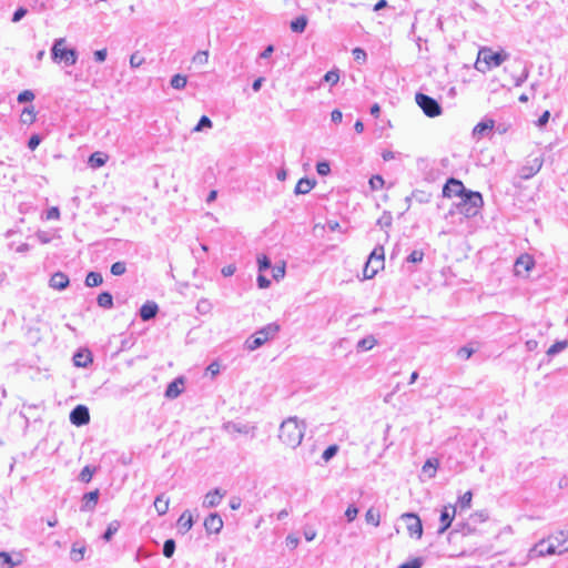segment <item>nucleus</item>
Wrapping results in <instances>:
<instances>
[{
    "label": "nucleus",
    "instance_id": "33",
    "mask_svg": "<svg viewBox=\"0 0 568 568\" xmlns=\"http://www.w3.org/2000/svg\"><path fill=\"white\" fill-rule=\"evenodd\" d=\"M20 120L23 124H32L36 121V111L33 106H27L23 109Z\"/></svg>",
    "mask_w": 568,
    "mask_h": 568
},
{
    "label": "nucleus",
    "instance_id": "12",
    "mask_svg": "<svg viewBox=\"0 0 568 568\" xmlns=\"http://www.w3.org/2000/svg\"><path fill=\"white\" fill-rule=\"evenodd\" d=\"M456 516V506L447 505L444 506L440 511V527L438 528V534H444L452 525L454 518Z\"/></svg>",
    "mask_w": 568,
    "mask_h": 568
},
{
    "label": "nucleus",
    "instance_id": "41",
    "mask_svg": "<svg viewBox=\"0 0 568 568\" xmlns=\"http://www.w3.org/2000/svg\"><path fill=\"white\" fill-rule=\"evenodd\" d=\"M84 552H85V548L84 547H77V545L74 544L71 548V551H70V558L78 562L80 560L83 559L84 557Z\"/></svg>",
    "mask_w": 568,
    "mask_h": 568
},
{
    "label": "nucleus",
    "instance_id": "25",
    "mask_svg": "<svg viewBox=\"0 0 568 568\" xmlns=\"http://www.w3.org/2000/svg\"><path fill=\"white\" fill-rule=\"evenodd\" d=\"M439 466V462L436 458H429L423 465L422 471L428 478H434Z\"/></svg>",
    "mask_w": 568,
    "mask_h": 568
},
{
    "label": "nucleus",
    "instance_id": "9",
    "mask_svg": "<svg viewBox=\"0 0 568 568\" xmlns=\"http://www.w3.org/2000/svg\"><path fill=\"white\" fill-rule=\"evenodd\" d=\"M558 544H555L552 539H542L537 542L528 552V558L534 559L537 557H544L549 555L558 554Z\"/></svg>",
    "mask_w": 568,
    "mask_h": 568
},
{
    "label": "nucleus",
    "instance_id": "20",
    "mask_svg": "<svg viewBox=\"0 0 568 568\" xmlns=\"http://www.w3.org/2000/svg\"><path fill=\"white\" fill-rule=\"evenodd\" d=\"M183 384L184 382L182 378H175L168 385L165 396L168 398H176L183 390Z\"/></svg>",
    "mask_w": 568,
    "mask_h": 568
},
{
    "label": "nucleus",
    "instance_id": "35",
    "mask_svg": "<svg viewBox=\"0 0 568 568\" xmlns=\"http://www.w3.org/2000/svg\"><path fill=\"white\" fill-rule=\"evenodd\" d=\"M495 125L494 120H486L479 122L473 130L474 135H483L485 131L491 130Z\"/></svg>",
    "mask_w": 568,
    "mask_h": 568
},
{
    "label": "nucleus",
    "instance_id": "53",
    "mask_svg": "<svg viewBox=\"0 0 568 568\" xmlns=\"http://www.w3.org/2000/svg\"><path fill=\"white\" fill-rule=\"evenodd\" d=\"M33 99H34V93L30 90H24V91L20 92L18 95V102H20V103L30 102Z\"/></svg>",
    "mask_w": 568,
    "mask_h": 568
},
{
    "label": "nucleus",
    "instance_id": "54",
    "mask_svg": "<svg viewBox=\"0 0 568 568\" xmlns=\"http://www.w3.org/2000/svg\"><path fill=\"white\" fill-rule=\"evenodd\" d=\"M423 559L414 558L407 562L402 564L398 568H422Z\"/></svg>",
    "mask_w": 568,
    "mask_h": 568
},
{
    "label": "nucleus",
    "instance_id": "58",
    "mask_svg": "<svg viewBox=\"0 0 568 568\" xmlns=\"http://www.w3.org/2000/svg\"><path fill=\"white\" fill-rule=\"evenodd\" d=\"M27 9L22 7L17 9L12 16V22H19L27 14Z\"/></svg>",
    "mask_w": 568,
    "mask_h": 568
},
{
    "label": "nucleus",
    "instance_id": "52",
    "mask_svg": "<svg viewBox=\"0 0 568 568\" xmlns=\"http://www.w3.org/2000/svg\"><path fill=\"white\" fill-rule=\"evenodd\" d=\"M384 179L381 175H373L369 179V185L372 190H379L384 185Z\"/></svg>",
    "mask_w": 568,
    "mask_h": 568
},
{
    "label": "nucleus",
    "instance_id": "46",
    "mask_svg": "<svg viewBox=\"0 0 568 568\" xmlns=\"http://www.w3.org/2000/svg\"><path fill=\"white\" fill-rule=\"evenodd\" d=\"M324 81L331 85H335L339 81V73L337 70H331L324 75Z\"/></svg>",
    "mask_w": 568,
    "mask_h": 568
},
{
    "label": "nucleus",
    "instance_id": "7",
    "mask_svg": "<svg viewBox=\"0 0 568 568\" xmlns=\"http://www.w3.org/2000/svg\"><path fill=\"white\" fill-rule=\"evenodd\" d=\"M415 101L427 116L435 118L442 114V106L432 97L424 93H417L415 95Z\"/></svg>",
    "mask_w": 568,
    "mask_h": 568
},
{
    "label": "nucleus",
    "instance_id": "64",
    "mask_svg": "<svg viewBox=\"0 0 568 568\" xmlns=\"http://www.w3.org/2000/svg\"><path fill=\"white\" fill-rule=\"evenodd\" d=\"M331 119L334 123H339L343 120V113L338 109H335L331 113Z\"/></svg>",
    "mask_w": 568,
    "mask_h": 568
},
{
    "label": "nucleus",
    "instance_id": "50",
    "mask_svg": "<svg viewBox=\"0 0 568 568\" xmlns=\"http://www.w3.org/2000/svg\"><path fill=\"white\" fill-rule=\"evenodd\" d=\"M273 272V278L275 281H280L285 276V263H282L280 265H275L272 270Z\"/></svg>",
    "mask_w": 568,
    "mask_h": 568
},
{
    "label": "nucleus",
    "instance_id": "23",
    "mask_svg": "<svg viewBox=\"0 0 568 568\" xmlns=\"http://www.w3.org/2000/svg\"><path fill=\"white\" fill-rule=\"evenodd\" d=\"M315 186V181L310 179H301L295 185L294 193L298 194H307Z\"/></svg>",
    "mask_w": 568,
    "mask_h": 568
},
{
    "label": "nucleus",
    "instance_id": "36",
    "mask_svg": "<svg viewBox=\"0 0 568 568\" xmlns=\"http://www.w3.org/2000/svg\"><path fill=\"white\" fill-rule=\"evenodd\" d=\"M192 62L199 67L206 65L209 62V51L207 50L197 51L193 55Z\"/></svg>",
    "mask_w": 568,
    "mask_h": 568
},
{
    "label": "nucleus",
    "instance_id": "44",
    "mask_svg": "<svg viewBox=\"0 0 568 568\" xmlns=\"http://www.w3.org/2000/svg\"><path fill=\"white\" fill-rule=\"evenodd\" d=\"M111 274L114 275V276H121L125 273L126 271V265L124 262H115L112 264L111 266Z\"/></svg>",
    "mask_w": 568,
    "mask_h": 568
},
{
    "label": "nucleus",
    "instance_id": "8",
    "mask_svg": "<svg viewBox=\"0 0 568 568\" xmlns=\"http://www.w3.org/2000/svg\"><path fill=\"white\" fill-rule=\"evenodd\" d=\"M223 430L230 435H245L250 436L251 438L255 437L256 433V425L251 423H242V422H235V420H229L223 424L222 426Z\"/></svg>",
    "mask_w": 568,
    "mask_h": 568
},
{
    "label": "nucleus",
    "instance_id": "28",
    "mask_svg": "<svg viewBox=\"0 0 568 568\" xmlns=\"http://www.w3.org/2000/svg\"><path fill=\"white\" fill-rule=\"evenodd\" d=\"M377 344V339L373 335H368L357 342L356 348L359 352L372 349Z\"/></svg>",
    "mask_w": 568,
    "mask_h": 568
},
{
    "label": "nucleus",
    "instance_id": "40",
    "mask_svg": "<svg viewBox=\"0 0 568 568\" xmlns=\"http://www.w3.org/2000/svg\"><path fill=\"white\" fill-rule=\"evenodd\" d=\"M566 347H568V341L556 342L548 348L547 355L554 356V355L558 354L559 352L564 351Z\"/></svg>",
    "mask_w": 568,
    "mask_h": 568
},
{
    "label": "nucleus",
    "instance_id": "48",
    "mask_svg": "<svg viewBox=\"0 0 568 568\" xmlns=\"http://www.w3.org/2000/svg\"><path fill=\"white\" fill-rule=\"evenodd\" d=\"M93 474H94V469H92L90 466H85L81 470L79 478L83 483H89L92 479Z\"/></svg>",
    "mask_w": 568,
    "mask_h": 568
},
{
    "label": "nucleus",
    "instance_id": "2",
    "mask_svg": "<svg viewBox=\"0 0 568 568\" xmlns=\"http://www.w3.org/2000/svg\"><path fill=\"white\" fill-rule=\"evenodd\" d=\"M64 38L55 39L51 48V59L55 63H64L67 67L73 65L78 61V52L75 49L65 47Z\"/></svg>",
    "mask_w": 568,
    "mask_h": 568
},
{
    "label": "nucleus",
    "instance_id": "13",
    "mask_svg": "<svg viewBox=\"0 0 568 568\" xmlns=\"http://www.w3.org/2000/svg\"><path fill=\"white\" fill-rule=\"evenodd\" d=\"M70 422L75 426H83L90 422V414L87 406L78 405L70 413Z\"/></svg>",
    "mask_w": 568,
    "mask_h": 568
},
{
    "label": "nucleus",
    "instance_id": "1",
    "mask_svg": "<svg viewBox=\"0 0 568 568\" xmlns=\"http://www.w3.org/2000/svg\"><path fill=\"white\" fill-rule=\"evenodd\" d=\"M305 432V424L297 417H288L280 425V440L291 447L296 448L302 443Z\"/></svg>",
    "mask_w": 568,
    "mask_h": 568
},
{
    "label": "nucleus",
    "instance_id": "38",
    "mask_svg": "<svg viewBox=\"0 0 568 568\" xmlns=\"http://www.w3.org/2000/svg\"><path fill=\"white\" fill-rule=\"evenodd\" d=\"M105 162H106V156H103L99 152L91 154L89 158V164L91 165V168H94V169L103 166L105 164Z\"/></svg>",
    "mask_w": 568,
    "mask_h": 568
},
{
    "label": "nucleus",
    "instance_id": "55",
    "mask_svg": "<svg viewBox=\"0 0 568 568\" xmlns=\"http://www.w3.org/2000/svg\"><path fill=\"white\" fill-rule=\"evenodd\" d=\"M424 252L419 250H414L407 257V261L410 263H419L423 261Z\"/></svg>",
    "mask_w": 568,
    "mask_h": 568
},
{
    "label": "nucleus",
    "instance_id": "51",
    "mask_svg": "<svg viewBox=\"0 0 568 568\" xmlns=\"http://www.w3.org/2000/svg\"><path fill=\"white\" fill-rule=\"evenodd\" d=\"M337 450H338V447H337L336 445H331V446H328V447L323 452L322 458H323L325 462H328L329 459H332V458L337 454Z\"/></svg>",
    "mask_w": 568,
    "mask_h": 568
},
{
    "label": "nucleus",
    "instance_id": "57",
    "mask_svg": "<svg viewBox=\"0 0 568 568\" xmlns=\"http://www.w3.org/2000/svg\"><path fill=\"white\" fill-rule=\"evenodd\" d=\"M316 171L320 175H327L329 172H331V166H329V163L328 162H318L316 164Z\"/></svg>",
    "mask_w": 568,
    "mask_h": 568
},
{
    "label": "nucleus",
    "instance_id": "5",
    "mask_svg": "<svg viewBox=\"0 0 568 568\" xmlns=\"http://www.w3.org/2000/svg\"><path fill=\"white\" fill-rule=\"evenodd\" d=\"M507 55H504L498 52H494L488 48H484L478 53V60L476 62V68L485 72L490 70L493 67H499L505 60Z\"/></svg>",
    "mask_w": 568,
    "mask_h": 568
},
{
    "label": "nucleus",
    "instance_id": "42",
    "mask_svg": "<svg viewBox=\"0 0 568 568\" xmlns=\"http://www.w3.org/2000/svg\"><path fill=\"white\" fill-rule=\"evenodd\" d=\"M212 121L210 120L209 116L206 115H203L201 116L200 121L197 122V124L193 128V132H201L202 130L204 129H211L212 128Z\"/></svg>",
    "mask_w": 568,
    "mask_h": 568
},
{
    "label": "nucleus",
    "instance_id": "59",
    "mask_svg": "<svg viewBox=\"0 0 568 568\" xmlns=\"http://www.w3.org/2000/svg\"><path fill=\"white\" fill-rule=\"evenodd\" d=\"M106 55H108V51H106V49L97 50V51L93 53L94 60H95L97 62H104V61H105V59H106Z\"/></svg>",
    "mask_w": 568,
    "mask_h": 568
},
{
    "label": "nucleus",
    "instance_id": "37",
    "mask_svg": "<svg viewBox=\"0 0 568 568\" xmlns=\"http://www.w3.org/2000/svg\"><path fill=\"white\" fill-rule=\"evenodd\" d=\"M187 83V78L182 74H175L171 78L170 84L173 89L182 90Z\"/></svg>",
    "mask_w": 568,
    "mask_h": 568
},
{
    "label": "nucleus",
    "instance_id": "10",
    "mask_svg": "<svg viewBox=\"0 0 568 568\" xmlns=\"http://www.w3.org/2000/svg\"><path fill=\"white\" fill-rule=\"evenodd\" d=\"M402 519L406 523V528L412 537H416L417 539L423 536V525L420 518L413 513H405L402 515Z\"/></svg>",
    "mask_w": 568,
    "mask_h": 568
},
{
    "label": "nucleus",
    "instance_id": "49",
    "mask_svg": "<svg viewBox=\"0 0 568 568\" xmlns=\"http://www.w3.org/2000/svg\"><path fill=\"white\" fill-rule=\"evenodd\" d=\"M358 508L355 505H349L347 509L345 510V517L348 523H352L355 520V518L358 515Z\"/></svg>",
    "mask_w": 568,
    "mask_h": 568
},
{
    "label": "nucleus",
    "instance_id": "62",
    "mask_svg": "<svg viewBox=\"0 0 568 568\" xmlns=\"http://www.w3.org/2000/svg\"><path fill=\"white\" fill-rule=\"evenodd\" d=\"M206 372L212 376H216L219 373H220V365L214 362V363H211L207 368H206Z\"/></svg>",
    "mask_w": 568,
    "mask_h": 568
},
{
    "label": "nucleus",
    "instance_id": "14",
    "mask_svg": "<svg viewBox=\"0 0 568 568\" xmlns=\"http://www.w3.org/2000/svg\"><path fill=\"white\" fill-rule=\"evenodd\" d=\"M535 266V261L529 254H521L515 262L516 275H526Z\"/></svg>",
    "mask_w": 568,
    "mask_h": 568
},
{
    "label": "nucleus",
    "instance_id": "27",
    "mask_svg": "<svg viewBox=\"0 0 568 568\" xmlns=\"http://www.w3.org/2000/svg\"><path fill=\"white\" fill-rule=\"evenodd\" d=\"M20 564V559L14 560L10 554L0 551V568H14Z\"/></svg>",
    "mask_w": 568,
    "mask_h": 568
},
{
    "label": "nucleus",
    "instance_id": "56",
    "mask_svg": "<svg viewBox=\"0 0 568 568\" xmlns=\"http://www.w3.org/2000/svg\"><path fill=\"white\" fill-rule=\"evenodd\" d=\"M258 271L263 272L271 267V261L266 255H261L257 257Z\"/></svg>",
    "mask_w": 568,
    "mask_h": 568
},
{
    "label": "nucleus",
    "instance_id": "6",
    "mask_svg": "<svg viewBox=\"0 0 568 568\" xmlns=\"http://www.w3.org/2000/svg\"><path fill=\"white\" fill-rule=\"evenodd\" d=\"M384 267V247L377 246L369 254V257L364 266L363 274L365 278H373L378 270Z\"/></svg>",
    "mask_w": 568,
    "mask_h": 568
},
{
    "label": "nucleus",
    "instance_id": "26",
    "mask_svg": "<svg viewBox=\"0 0 568 568\" xmlns=\"http://www.w3.org/2000/svg\"><path fill=\"white\" fill-rule=\"evenodd\" d=\"M542 166V160L540 159H535L532 161V164L530 166H524L523 170H521V176L524 179H529L531 176H534L537 172H539V170L541 169Z\"/></svg>",
    "mask_w": 568,
    "mask_h": 568
},
{
    "label": "nucleus",
    "instance_id": "19",
    "mask_svg": "<svg viewBox=\"0 0 568 568\" xmlns=\"http://www.w3.org/2000/svg\"><path fill=\"white\" fill-rule=\"evenodd\" d=\"M223 496H224V494L221 493V490L219 488H215L214 490L209 491L204 496L203 506L205 508L215 507V506H217L221 503Z\"/></svg>",
    "mask_w": 568,
    "mask_h": 568
},
{
    "label": "nucleus",
    "instance_id": "31",
    "mask_svg": "<svg viewBox=\"0 0 568 568\" xmlns=\"http://www.w3.org/2000/svg\"><path fill=\"white\" fill-rule=\"evenodd\" d=\"M306 26H307V18L305 16H300L291 22V30L293 32L302 33V32H304Z\"/></svg>",
    "mask_w": 568,
    "mask_h": 568
},
{
    "label": "nucleus",
    "instance_id": "32",
    "mask_svg": "<svg viewBox=\"0 0 568 568\" xmlns=\"http://www.w3.org/2000/svg\"><path fill=\"white\" fill-rule=\"evenodd\" d=\"M103 282L102 275L97 272H89L85 276V285L88 287H95L101 285Z\"/></svg>",
    "mask_w": 568,
    "mask_h": 568
},
{
    "label": "nucleus",
    "instance_id": "34",
    "mask_svg": "<svg viewBox=\"0 0 568 568\" xmlns=\"http://www.w3.org/2000/svg\"><path fill=\"white\" fill-rule=\"evenodd\" d=\"M98 305L103 308H111L113 306V297L109 292H102L97 298Z\"/></svg>",
    "mask_w": 568,
    "mask_h": 568
},
{
    "label": "nucleus",
    "instance_id": "61",
    "mask_svg": "<svg viewBox=\"0 0 568 568\" xmlns=\"http://www.w3.org/2000/svg\"><path fill=\"white\" fill-rule=\"evenodd\" d=\"M300 544V539L294 536V535H288L286 537V545L291 548V549H295Z\"/></svg>",
    "mask_w": 568,
    "mask_h": 568
},
{
    "label": "nucleus",
    "instance_id": "24",
    "mask_svg": "<svg viewBox=\"0 0 568 568\" xmlns=\"http://www.w3.org/2000/svg\"><path fill=\"white\" fill-rule=\"evenodd\" d=\"M179 528L187 532L193 526V517L190 510H184L178 520Z\"/></svg>",
    "mask_w": 568,
    "mask_h": 568
},
{
    "label": "nucleus",
    "instance_id": "17",
    "mask_svg": "<svg viewBox=\"0 0 568 568\" xmlns=\"http://www.w3.org/2000/svg\"><path fill=\"white\" fill-rule=\"evenodd\" d=\"M83 504L81 506V511H92L99 500V490L95 489L93 491L87 493L83 495Z\"/></svg>",
    "mask_w": 568,
    "mask_h": 568
},
{
    "label": "nucleus",
    "instance_id": "3",
    "mask_svg": "<svg viewBox=\"0 0 568 568\" xmlns=\"http://www.w3.org/2000/svg\"><path fill=\"white\" fill-rule=\"evenodd\" d=\"M484 205L483 196L479 192L469 191L465 193L462 201L457 204V210L465 217L476 216Z\"/></svg>",
    "mask_w": 568,
    "mask_h": 568
},
{
    "label": "nucleus",
    "instance_id": "63",
    "mask_svg": "<svg viewBox=\"0 0 568 568\" xmlns=\"http://www.w3.org/2000/svg\"><path fill=\"white\" fill-rule=\"evenodd\" d=\"M473 353H474L473 348L462 347L458 351V356L464 359H468L473 355Z\"/></svg>",
    "mask_w": 568,
    "mask_h": 568
},
{
    "label": "nucleus",
    "instance_id": "11",
    "mask_svg": "<svg viewBox=\"0 0 568 568\" xmlns=\"http://www.w3.org/2000/svg\"><path fill=\"white\" fill-rule=\"evenodd\" d=\"M469 192L465 189L464 184L454 178L447 180L443 187L444 197L459 196L464 197L465 193Z\"/></svg>",
    "mask_w": 568,
    "mask_h": 568
},
{
    "label": "nucleus",
    "instance_id": "22",
    "mask_svg": "<svg viewBox=\"0 0 568 568\" xmlns=\"http://www.w3.org/2000/svg\"><path fill=\"white\" fill-rule=\"evenodd\" d=\"M169 506H170L169 497H166L164 494L156 496V498L154 500V508L160 516H163L168 513Z\"/></svg>",
    "mask_w": 568,
    "mask_h": 568
},
{
    "label": "nucleus",
    "instance_id": "47",
    "mask_svg": "<svg viewBox=\"0 0 568 568\" xmlns=\"http://www.w3.org/2000/svg\"><path fill=\"white\" fill-rule=\"evenodd\" d=\"M144 58L139 52H134L130 57V67L136 69L141 67L144 63Z\"/></svg>",
    "mask_w": 568,
    "mask_h": 568
},
{
    "label": "nucleus",
    "instance_id": "45",
    "mask_svg": "<svg viewBox=\"0 0 568 568\" xmlns=\"http://www.w3.org/2000/svg\"><path fill=\"white\" fill-rule=\"evenodd\" d=\"M175 551V542L173 539L165 540L163 545V555L166 558H171Z\"/></svg>",
    "mask_w": 568,
    "mask_h": 568
},
{
    "label": "nucleus",
    "instance_id": "21",
    "mask_svg": "<svg viewBox=\"0 0 568 568\" xmlns=\"http://www.w3.org/2000/svg\"><path fill=\"white\" fill-rule=\"evenodd\" d=\"M549 539H552L555 544H558V554H562L565 551H568V545L566 546V541L568 539V531H558L554 536L549 537Z\"/></svg>",
    "mask_w": 568,
    "mask_h": 568
},
{
    "label": "nucleus",
    "instance_id": "18",
    "mask_svg": "<svg viewBox=\"0 0 568 568\" xmlns=\"http://www.w3.org/2000/svg\"><path fill=\"white\" fill-rule=\"evenodd\" d=\"M159 306L155 302L148 301L140 308V316L143 321H150L158 314Z\"/></svg>",
    "mask_w": 568,
    "mask_h": 568
},
{
    "label": "nucleus",
    "instance_id": "39",
    "mask_svg": "<svg viewBox=\"0 0 568 568\" xmlns=\"http://www.w3.org/2000/svg\"><path fill=\"white\" fill-rule=\"evenodd\" d=\"M119 528H120V521H118V520L111 521L108 525V528H106V530L103 534V539L105 541H110L112 539L113 535L116 534Z\"/></svg>",
    "mask_w": 568,
    "mask_h": 568
},
{
    "label": "nucleus",
    "instance_id": "30",
    "mask_svg": "<svg viewBox=\"0 0 568 568\" xmlns=\"http://www.w3.org/2000/svg\"><path fill=\"white\" fill-rule=\"evenodd\" d=\"M365 520L367 524L373 525L374 527L379 526L381 524V514L375 508L371 507L365 514Z\"/></svg>",
    "mask_w": 568,
    "mask_h": 568
},
{
    "label": "nucleus",
    "instance_id": "15",
    "mask_svg": "<svg viewBox=\"0 0 568 568\" xmlns=\"http://www.w3.org/2000/svg\"><path fill=\"white\" fill-rule=\"evenodd\" d=\"M204 527L210 534H219L223 528V520L219 514H211L205 518Z\"/></svg>",
    "mask_w": 568,
    "mask_h": 568
},
{
    "label": "nucleus",
    "instance_id": "43",
    "mask_svg": "<svg viewBox=\"0 0 568 568\" xmlns=\"http://www.w3.org/2000/svg\"><path fill=\"white\" fill-rule=\"evenodd\" d=\"M471 500H473L471 491H466L463 496L459 497L458 506L462 509H468L471 506Z\"/></svg>",
    "mask_w": 568,
    "mask_h": 568
},
{
    "label": "nucleus",
    "instance_id": "60",
    "mask_svg": "<svg viewBox=\"0 0 568 568\" xmlns=\"http://www.w3.org/2000/svg\"><path fill=\"white\" fill-rule=\"evenodd\" d=\"M353 57L356 61H365L366 60V52L361 48H355L353 50Z\"/></svg>",
    "mask_w": 568,
    "mask_h": 568
},
{
    "label": "nucleus",
    "instance_id": "16",
    "mask_svg": "<svg viewBox=\"0 0 568 568\" xmlns=\"http://www.w3.org/2000/svg\"><path fill=\"white\" fill-rule=\"evenodd\" d=\"M69 277L63 272H55L49 281V286L57 291H62L69 286Z\"/></svg>",
    "mask_w": 568,
    "mask_h": 568
},
{
    "label": "nucleus",
    "instance_id": "4",
    "mask_svg": "<svg viewBox=\"0 0 568 568\" xmlns=\"http://www.w3.org/2000/svg\"><path fill=\"white\" fill-rule=\"evenodd\" d=\"M280 332V325L277 323H270L255 332L246 342L245 346L248 351H255L267 341L275 337Z\"/></svg>",
    "mask_w": 568,
    "mask_h": 568
},
{
    "label": "nucleus",
    "instance_id": "29",
    "mask_svg": "<svg viewBox=\"0 0 568 568\" xmlns=\"http://www.w3.org/2000/svg\"><path fill=\"white\" fill-rule=\"evenodd\" d=\"M91 362L90 353L78 352L73 356V363L77 367H87Z\"/></svg>",
    "mask_w": 568,
    "mask_h": 568
}]
</instances>
